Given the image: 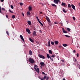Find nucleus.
<instances>
[{
  "instance_id": "nucleus-15",
  "label": "nucleus",
  "mask_w": 80,
  "mask_h": 80,
  "mask_svg": "<svg viewBox=\"0 0 80 80\" xmlns=\"http://www.w3.org/2000/svg\"><path fill=\"white\" fill-rule=\"evenodd\" d=\"M29 54L30 55H32V52L31 50H30L29 51Z\"/></svg>"
},
{
  "instance_id": "nucleus-18",
  "label": "nucleus",
  "mask_w": 80,
  "mask_h": 80,
  "mask_svg": "<svg viewBox=\"0 0 80 80\" xmlns=\"http://www.w3.org/2000/svg\"><path fill=\"white\" fill-rule=\"evenodd\" d=\"M62 46L63 47H67V46H68V45H67V44H62Z\"/></svg>"
},
{
  "instance_id": "nucleus-2",
  "label": "nucleus",
  "mask_w": 80,
  "mask_h": 80,
  "mask_svg": "<svg viewBox=\"0 0 80 80\" xmlns=\"http://www.w3.org/2000/svg\"><path fill=\"white\" fill-rule=\"evenodd\" d=\"M46 19L47 21H48V24L49 25H50V23H51V21H50V19H49V18L47 16L46 17Z\"/></svg>"
},
{
  "instance_id": "nucleus-30",
  "label": "nucleus",
  "mask_w": 80,
  "mask_h": 80,
  "mask_svg": "<svg viewBox=\"0 0 80 80\" xmlns=\"http://www.w3.org/2000/svg\"><path fill=\"white\" fill-rule=\"evenodd\" d=\"M36 18L38 21L39 22L40 21V20H39V19H38V17H36Z\"/></svg>"
},
{
  "instance_id": "nucleus-20",
  "label": "nucleus",
  "mask_w": 80,
  "mask_h": 80,
  "mask_svg": "<svg viewBox=\"0 0 80 80\" xmlns=\"http://www.w3.org/2000/svg\"><path fill=\"white\" fill-rule=\"evenodd\" d=\"M54 43L55 44H56V45H57L58 44V41H55Z\"/></svg>"
},
{
  "instance_id": "nucleus-63",
  "label": "nucleus",
  "mask_w": 80,
  "mask_h": 80,
  "mask_svg": "<svg viewBox=\"0 0 80 80\" xmlns=\"http://www.w3.org/2000/svg\"><path fill=\"white\" fill-rule=\"evenodd\" d=\"M67 23H68V21H67Z\"/></svg>"
},
{
  "instance_id": "nucleus-55",
  "label": "nucleus",
  "mask_w": 80,
  "mask_h": 80,
  "mask_svg": "<svg viewBox=\"0 0 80 80\" xmlns=\"http://www.w3.org/2000/svg\"><path fill=\"white\" fill-rule=\"evenodd\" d=\"M6 18H8V15H6Z\"/></svg>"
},
{
  "instance_id": "nucleus-24",
  "label": "nucleus",
  "mask_w": 80,
  "mask_h": 80,
  "mask_svg": "<svg viewBox=\"0 0 80 80\" xmlns=\"http://www.w3.org/2000/svg\"><path fill=\"white\" fill-rule=\"evenodd\" d=\"M47 57L48 58H50V55H49V54H47Z\"/></svg>"
},
{
  "instance_id": "nucleus-40",
  "label": "nucleus",
  "mask_w": 80,
  "mask_h": 80,
  "mask_svg": "<svg viewBox=\"0 0 80 80\" xmlns=\"http://www.w3.org/2000/svg\"><path fill=\"white\" fill-rule=\"evenodd\" d=\"M72 18L74 20H75V18L74 17H73Z\"/></svg>"
},
{
  "instance_id": "nucleus-60",
  "label": "nucleus",
  "mask_w": 80,
  "mask_h": 80,
  "mask_svg": "<svg viewBox=\"0 0 80 80\" xmlns=\"http://www.w3.org/2000/svg\"><path fill=\"white\" fill-rule=\"evenodd\" d=\"M62 80H65V78H63Z\"/></svg>"
},
{
  "instance_id": "nucleus-27",
  "label": "nucleus",
  "mask_w": 80,
  "mask_h": 80,
  "mask_svg": "<svg viewBox=\"0 0 80 80\" xmlns=\"http://www.w3.org/2000/svg\"><path fill=\"white\" fill-rule=\"evenodd\" d=\"M12 18L14 19V18H15V15H13L12 16Z\"/></svg>"
},
{
  "instance_id": "nucleus-48",
  "label": "nucleus",
  "mask_w": 80,
  "mask_h": 80,
  "mask_svg": "<svg viewBox=\"0 0 80 80\" xmlns=\"http://www.w3.org/2000/svg\"><path fill=\"white\" fill-rule=\"evenodd\" d=\"M61 61L62 62H65V61H64L63 60H61Z\"/></svg>"
},
{
  "instance_id": "nucleus-5",
  "label": "nucleus",
  "mask_w": 80,
  "mask_h": 80,
  "mask_svg": "<svg viewBox=\"0 0 80 80\" xmlns=\"http://www.w3.org/2000/svg\"><path fill=\"white\" fill-rule=\"evenodd\" d=\"M60 1L59 0H54V2L55 3H56V4H58V2H60Z\"/></svg>"
},
{
  "instance_id": "nucleus-59",
  "label": "nucleus",
  "mask_w": 80,
  "mask_h": 80,
  "mask_svg": "<svg viewBox=\"0 0 80 80\" xmlns=\"http://www.w3.org/2000/svg\"><path fill=\"white\" fill-rule=\"evenodd\" d=\"M79 5L80 6V2L79 3Z\"/></svg>"
},
{
  "instance_id": "nucleus-45",
  "label": "nucleus",
  "mask_w": 80,
  "mask_h": 80,
  "mask_svg": "<svg viewBox=\"0 0 80 80\" xmlns=\"http://www.w3.org/2000/svg\"><path fill=\"white\" fill-rule=\"evenodd\" d=\"M39 4H42V6H44V4H42L40 3H39Z\"/></svg>"
},
{
  "instance_id": "nucleus-47",
  "label": "nucleus",
  "mask_w": 80,
  "mask_h": 80,
  "mask_svg": "<svg viewBox=\"0 0 80 80\" xmlns=\"http://www.w3.org/2000/svg\"><path fill=\"white\" fill-rule=\"evenodd\" d=\"M34 67H36V68H37V67H37V65H34Z\"/></svg>"
},
{
  "instance_id": "nucleus-41",
  "label": "nucleus",
  "mask_w": 80,
  "mask_h": 80,
  "mask_svg": "<svg viewBox=\"0 0 80 80\" xmlns=\"http://www.w3.org/2000/svg\"><path fill=\"white\" fill-rule=\"evenodd\" d=\"M77 67H78V68H79V67H80V65H79V64H78V65H77Z\"/></svg>"
},
{
  "instance_id": "nucleus-21",
  "label": "nucleus",
  "mask_w": 80,
  "mask_h": 80,
  "mask_svg": "<svg viewBox=\"0 0 80 80\" xmlns=\"http://www.w3.org/2000/svg\"><path fill=\"white\" fill-rule=\"evenodd\" d=\"M30 11H29L27 12V15H30Z\"/></svg>"
},
{
  "instance_id": "nucleus-29",
  "label": "nucleus",
  "mask_w": 80,
  "mask_h": 80,
  "mask_svg": "<svg viewBox=\"0 0 80 80\" xmlns=\"http://www.w3.org/2000/svg\"><path fill=\"white\" fill-rule=\"evenodd\" d=\"M62 11H63V12H64V13H67V11H65V9H63Z\"/></svg>"
},
{
  "instance_id": "nucleus-38",
  "label": "nucleus",
  "mask_w": 80,
  "mask_h": 80,
  "mask_svg": "<svg viewBox=\"0 0 80 80\" xmlns=\"http://www.w3.org/2000/svg\"><path fill=\"white\" fill-rule=\"evenodd\" d=\"M74 61L75 62H77V59H74Z\"/></svg>"
},
{
  "instance_id": "nucleus-42",
  "label": "nucleus",
  "mask_w": 80,
  "mask_h": 80,
  "mask_svg": "<svg viewBox=\"0 0 80 80\" xmlns=\"http://www.w3.org/2000/svg\"><path fill=\"white\" fill-rule=\"evenodd\" d=\"M52 57H55V55H52Z\"/></svg>"
},
{
  "instance_id": "nucleus-3",
  "label": "nucleus",
  "mask_w": 80,
  "mask_h": 80,
  "mask_svg": "<svg viewBox=\"0 0 80 80\" xmlns=\"http://www.w3.org/2000/svg\"><path fill=\"white\" fill-rule=\"evenodd\" d=\"M43 79L44 80H45L46 79V80H49V77H47L46 75L44 76L43 77Z\"/></svg>"
},
{
  "instance_id": "nucleus-58",
  "label": "nucleus",
  "mask_w": 80,
  "mask_h": 80,
  "mask_svg": "<svg viewBox=\"0 0 80 80\" xmlns=\"http://www.w3.org/2000/svg\"><path fill=\"white\" fill-rule=\"evenodd\" d=\"M40 14H42V12H40Z\"/></svg>"
},
{
  "instance_id": "nucleus-34",
  "label": "nucleus",
  "mask_w": 80,
  "mask_h": 80,
  "mask_svg": "<svg viewBox=\"0 0 80 80\" xmlns=\"http://www.w3.org/2000/svg\"><path fill=\"white\" fill-rule=\"evenodd\" d=\"M51 44H52V45H54V42H53L52 41V42H51Z\"/></svg>"
},
{
  "instance_id": "nucleus-10",
  "label": "nucleus",
  "mask_w": 80,
  "mask_h": 80,
  "mask_svg": "<svg viewBox=\"0 0 80 80\" xmlns=\"http://www.w3.org/2000/svg\"><path fill=\"white\" fill-rule=\"evenodd\" d=\"M40 64L42 67H44V66H45V64L44 63V62H41Z\"/></svg>"
},
{
  "instance_id": "nucleus-44",
  "label": "nucleus",
  "mask_w": 80,
  "mask_h": 80,
  "mask_svg": "<svg viewBox=\"0 0 80 80\" xmlns=\"http://www.w3.org/2000/svg\"><path fill=\"white\" fill-rule=\"evenodd\" d=\"M40 79L41 80H44V79H43V78H40Z\"/></svg>"
},
{
  "instance_id": "nucleus-64",
  "label": "nucleus",
  "mask_w": 80,
  "mask_h": 80,
  "mask_svg": "<svg viewBox=\"0 0 80 80\" xmlns=\"http://www.w3.org/2000/svg\"><path fill=\"white\" fill-rule=\"evenodd\" d=\"M47 75V74H46V75Z\"/></svg>"
},
{
  "instance_id": "nucleus-28",
  "label": "nucleus",
  "mask_w": 80,
  "mask_h": 80,
  "mask_svg": "<svg viewBox=\"0 0 80 80\" xmlns=\"http://www.w3.org/2000/svg\"><path fill=\"white\" fill-rule=\"evenodd\" d=\"M52 6H53V7H57V5H55L54 4H52Z\"/></svg>"
},
{
  "instance_id": "nucleus-17",
  "label": "nucleus",
  "mask_w": 80,
  "mask_h": 80,
  "mask_svg": "<svg viewBox=\"0 0 80 80\" xmlns=\"http://www.w3.org/2000/svg\"><path fill=\"white\" fill-rule=\"evenodd\" d=\"M30 41L31 42H32V43H33L34 42V41L33 40V39H32L31 38H29Z\"/></svg>"
},
{
  "instance_id": "nucleus-16",
  "label": "nucleus",
  "mask_w": 80,
  "mask_h": 80,
  "mask_svg": "<svg viewBox=\"0 0 80 80\" xmlns=\"http://www.w3.org/2000/svg\"><path fill=\"white\" fill-rule=\"evenodd\" d=\"M50 40H49L48 42V46L49 47L50 46Z\"/></svg>"
},
{
  "instance_id": "nucleus-62",
  "label": "nucleus",
  "mask_w": 80,
  "mask_h": 80,
  "mask_svg": "<svg viewBox=\"0 0 80 80\" xmlns=\"http://www.w3.org/2000/svg\"><path fill=\"white\" fill-rule=\"evenodd\" d=\"M79 68L80 69V67Z\"/></svg>"
},
{
  "instance_id": "nucleus-14",
  "label": "nucleus",
  "mask_w": 80,
  "mask_h": 80,
  "mask_svg": "<svg viewBox=\"0 0 80 80\" xmlns=\"http://www.w3.org/2000/svg\"><path fill=\"white\" fill-rule=\"evenodd\" d=\"M28 25H31V22L30 21H28Z\"/></svg>"
},
{
  "instance_id": "nucleus-26",
  "label": "nucleus",
  "mask_w": 80,
  "mask_h": 80,
  "mask_svg": "<svg viewBox=\"0 0 80 80\" xmlns=\"http://www.w3.org/2000/svg\"><path fill=\"white\" fill-rule=\"evenodd\" d=\"M49 53H50L51 54H52V51L51 50H49Z\"/></svg>"
},
{
  "instance_id": "nucleus-54",
  "label": "nucleus",
  "mask_w": 80,
  "mask_h": 80,
  "mask_svg": "<svg viewBox=\"0 0 80 80\" xmlns=\"http://www.w3.org/2000/svg\"><path fill=\"white\" fill-rule=\"evenodd\" d=\"M52 61H53V58H52L51 59Z\"/></svg>"
},
{
  "instance_id": "nucleus-23",
  "label": "nucleus",
  "mask_w": 80,
  "mask_h": 80,
  "mask_svg": "<svg viewBox=\"0 0 80 80\" xmlns=\"http://www.w3.org/2000/svg\"><path fill=\"white\" fill-rule=\"evenodd\" d=\"M67 30L68 31V32H70V28H67Z\"/></svg>"
},
{
  "instance_id": "nucleus-57",
  "label": "nucleus",
  "mask_w": 80,
  "mask_h": 80,
  "mask_svg": "<svg viewBox=\"0 0 80 80\" xmlns=\"http://www.w3.org/2000/svg\"><path fill=\"white\" fill-rule=\"evenodd\" d=\"M38 78H39V79H40V78H40V76H39V77H38Z\"/></svg>"
},
{
  "instance_id": "nucleus-7",
  "label": "nucleus",
  "mask_w": 80,
  "mask_h": 80,
  "mask_svg": "<svg viewBox=\"0 0 80 80\" xmlns=\"http://www.w3.org/2000/svg\"><path fill=\"white\" fill-rule=\"evenodd\" d=\"M26 32H28L29 34H30L31 33V32H30V30L28 28H26Z\"/></svg>"
},
{
  "instance_id": "nucleus-36",
  "label": "nucleus",
  "mask_w": 80,
  "mask_h": 80,
  "mask_svg": "<svg viewBox=\"0 0 80 80\" xmlns=\"http://www.w3.org/2000/svg\"><path fill=\"white\" fill-rule=\"evenodd\" d=\"M20 5H22V6L23 5V3L22 2H20Z\"/></svg>"
},
{
  "instance_id": "nucleus-4",
  "label": "nucleus",
  "mask_w": 80,
  "mask_h": 80,
  "mask_svg": "<svg viewBox=\"0 0 80 80\" xmlns=\"http://www.w3.org/2000/svg\"><path fill=\"white\" fill-rule=\"evenodd\" d=\"M38 56L40 57V58H42V59H45V56L39 54Z\"/></svg>"
},
{
  "instance_id": "nucleus-56",
  "label": "nucleus",
  "mask_w": 80,
  "mask_h": 80,
  "mask_svg": "<svg viewBox=\"0 0 80 80\" xmlns=\"http://www.w3.org/2000/svg\"><path fill=\"white\" fill-rule=\"evenodd\" d=\"M54 24H58V23L56 22H54Z\"/></svg>"
},
{
  "instance_id": "nucleus-22",
  "label": "nucleus",
  "mask_w": 80,
  "mask_h": 80,
  "mask_svg": "<svg viewBox=\"0 0 80 80\" xmlns=\"http://www.w3.org/2000/svg\"><path fill=\"white\" fill-rule=\"evenodd\" d=\"M40 24L42 25V26H43V25L42 24V23L40 22V21H39L38 22Z\"/></svg>"
},
{
  "instance_id": "nucleus-35",
  "label": "nucleus",
  "mask_w": 80,
  "mask_h": 80,
  "mask_svg": "<svg viewBox=\"0 0 80 80\" xmlns=\"http://www.w3.org/2000/svg\"><path fill=\"white\" fill-rule=\"evenodd\" d=\"M9 12H10L11 13H13V12L11 10L9 9Z\"/></svg>"
},
{
  "instance_id": "nucleus-8",
  "label": "nucleus",
  "mask_w": 80,
  "mask_h": 80,
  "mask_svg": "<svg viewBox=\"0 0 80 80\" xmlns=\"http://www.w3.org/2000/svg\"><path fill=\"white\" fill-rule=\"evenodd\" d=\"M62 31H63V33H68L67 31H65L64 28H62Z\"/></svg>"
},
{
  "instance_id": "nucleus-43",
  "label": "nucleus",
  "mask_w": 80,
  "mask_h": 80,
  "mask_svg": "<svg viewBox=\"0 0 80 80\" xmlns=\"http://www.w3.org/2000/svg\"><path fill=\"white\" fill-rule=\"evenodd\" d=\"M78 56H79V54H78V53H77V57H78Z\"/></svg>"
},
{
  "instance_id": "nucleus-51",
  "label": "nucleus",
  "mask_w": 80,
  "mask_h": 80,
  "mask_svg": "<svg viewBox=\"0 0 80 80\" xmlns=\"http://www.w3.org/2000/svg\"><path fill=\"white\" fill-rule=\"evenodd\" d=\"M4 1V0H1V2H3Z\"/></svg>"
},
{
  "instance_id": "nucleus-53",
  "label": "nucleus",
  "mask_w": 80,
  "mask_h": 80,
  "mask_svg": "<svg viewBox=\"0 0 80 80\" xmlns=\"http://www.w3.org/2000/svg\"><path fill=\"white\" fill-rule=\"evenodd\" d=\"M60 23H61V26H63V24H62V22Z\"/></svg>"
},
{
  "instance_id": "nucleus-52",
  "label": "nucleus",
  "mask_w": 80,
  "mask_h": 80,
  "mask_svg": "<svg viewBox=\"0 0 80 80\" xmlns=\"http://www.w3.org/2000/svg\"><path fill=\"white\" fill-rule=\"evenodd\" d=\"M42 74H43V75H45V72H42Z\"/></svg>"
},
{
  "instance_id": "nucleus-1",
  "label": "nucleus",
  "mask_w": 80,
  "mask_h": 80,
  "mask_svg": "<svg viewBox=\"0 0 80 80\" xmlns=\"http://www.w3.org/2000/svg\"><path fill=\"white\" fill-rule=\"evenodd\" d=\"M29 61L31 63L33 64L35 62V60L31 58H29Z\"/></svg>"
},
{
  "instance_id": "nucleus-19",
  "label": "nucleus",
  "mask_w": 80,
  "mask_h": 80,
  "mask_svg": "<svg viewBox=\"0 0 80 80\" xmlns=\"http://www.w3.org/2000/svg\"><path fill=\"white\" fill-rule=\"evenodd\" d=\"M28 8H29V11H31V10H32V7L30 6Z\"/></svg>"
},
{
  "instance_id": "nucleus-25",
  "label": "nucleus",
  "mask_w": 80,
  "mask_h": 80,
  "mask_svg": "<svg viewBox=\"0 0 80 80\" xmlns=\"http://www.w3.org/2000/svg\"><path fill=\"white\" fill-rule=\"evenodd\" d=\"M68 7L69 8H71V5L69 4L68 5Z\"/></svg>"
},
{
  "instance_id": "nucleus-32",
  "label": "nucleus",
  "mask_w": 80,
  "mask_h": 80,
  "mask_svg": "<svg viewBox=\"0 0 80 80\" xmlns=\"http://www.w3.org/2000/svg\"><path fill=\"white\" fill-rule=\"evenodd\" d=\"M65 36L66 37H68V38H69V37H70V36H68L67 35H65Z\"/></svg>"
},
{
  "instance_id": "nucleus-11",
  "label": "nucleus",
  "mask_w": 80,
  "mask_h": 80,
  "mask_svg": "<svg viewBox=\"0 0 80 80\" xmlns=\"http://www.w3.org/2000/svg\"><path fill=\"white\" fill-rule=\"evenodd\" d=\"M20 37L22 39V40L24 42H25V40H24V39L23 38V36L22 35H20Z\"/></svg>"
},
{
  "instance_id": "nucleus-12",
  "label": "nucleus",
  "mask_w": 80,
  "mask_h": 80,
  "mask_svg": "<svg viewBox=\"0 0 80 80\" xmlns=\"http://www.w3.org/2000/svg\"><path fill=\"white\" fill-rule=\"evenodd\" d=\"M71 7L73 10H75V6L73 4H72L71 5Z\"/></svg>"
},
{
  "instance_id": "nucleus-46",
  "label": "nucleus",
  "mask_w": 80,
  "mask_h": 80,
  "mask_svg": "<svg viewBox=\"0 0 80 80\" xmlns=\"http://www.w3.org/2000/svg\"><path fill=\"white\" fill-rule=\"evenodd\" d=\"M22 15H23V17H24L25 16L24 15V14H23V13L22 12Z\"/></svg>"
},
{
  "instance_id": "nucleus-9",
  "label": "nucleus",
  "mask_w": 80,
  "mask_h": 80,
  "mask_svg": "<svg viewBox=\"0 0 80 80\" xmlns=\"http://www.w3.org/2000/svg\"><path fill=\"white\" fill-rule=\"evenodd\" d=\"M33 37H34V36H36L37 35V33H36V32L34 31L33 32Z\"/></svg>"
},
{
  "instance_id": "nucleus-37",
  "label": "nucleus",
  "mask_w": 80,
  "mask_h": 80,
  "mask_svg": "<svg viewBox=\"0 0 80 80\" xmlns=\"http://www.w3.org/2000/svg\"><path fill=\"white\" fill-rule=\"evenodd\" d=\"M2 10H4V11H5V9L4 8H2Z\"/></svg>"
},
{
  "instance_id": "nucleus-50",
  "label": "nucleus",
  "mask_w": 80,
  "mask_h": 80,
  "mask_svg": "<svg viewBox=\"0 0 80 80\" xmlns=\"http://www.w3.org/2000/svg\"><path fill=\"white\" fill-rule=\"evenodd\" d=\"M39 32H40V33H42V31L41 30H40Z\"/></svg>"
},
{
  "instance_id": "nucleus-6",
  "label": "nucleus",
  "mask_w": 80,
  "mask_h": 80,
  "mask_svg": "<svg viewBox=\"0 0 80 80\" xmlns=\"http://www.w3.org/2000/svg\"><path fill=\"white\" fill-rule=\"evenodd\" d=\"M34 69L38 73H39V72H40V70H39V68H36L34 67Z\"/></svg>"
},
{
  "instance_id": "nucleus-39",
  "label": "nucleus",
  "mask_w": 80,
  "mask_h": 80,
  "mask_svg": "<svg viewBox=\"0 0 80 80\" xmlns=\"http://www.w3.org/2000/svg\"><path fill=\"white\" fill-rule=\"evenodd\" d=\"M6 33L8 35H9V33H8V31H6Z\"/></svg>"
},
{
  "instance_id": "nucleus-31",
  "label": "nucleus",
  "mask_w": 80,
  "mask_h": 80,
  "mask_svg": "<svg viewBox=\"0 0 80 80\" xmlns=\"http://www.w3.org/2000/svg\"><path fill=\"white\" fill-rule=\"evenodd\" d=\"M11 8L12 9H13V5H11Z\"/></svg>"
},
{
  "instance_id": "nucleus-61",
  "label": "nucleus",
  "mask_w": 80,
  "mask_h": 80,
  "mask_svg": "<svg viewBox=\"0 0 80 80\" xmlns=\"http://www.w3.org/2000/svg\"><path fill=\"white\" fill-rule=\"evenodd\" d=\"M51 58H52V57H50V60L51 59Z\"/></svg>"
},
{
  "instance_id": "nucleus-13",
  "label": "nucleus",
  "mask_w": 80,
  "mask_h": 80,
  "mask_svg": "<svg viewBox=\"0 0 80 80\" xmlns=\"http://www.w3.org/2000/svg\"><path fill=\"white\" fill-rule=\"evenodd\" d=\"M62 5V6H66L67 5V4L65 3V2H62L61 4Z\"/></svg>"
},
{
  "instance_id": "nucleus-49",
  "label": "nucleus",
  "mask_w": 80,
  "mask_h": 80,
  "mask_svg": "<svg viewBox=\"0 0 80 80\" xmlns=\"http://www.w3.org/2000/svg\"><path fill=\"white\" fill-rule=\"evenodd\" d=\"M73 53H75V50H74L73 51Z\"/></svg>"
},
{
  "instance_id": "nucleus-33",
  "label": "nucleus",
  "mask_w": 80,
  "mask_h": 80,
  "mask_svg": "<svg viewBox=\"0 0 80 80\" xmlns=\"http://www.w3.org/2000/svg\"><path fill=\"white\" fill-rule=\"evenodd\" d=\"M1 6H0V13H2V10H1Z\"/></svg>"
}]
</instances>
